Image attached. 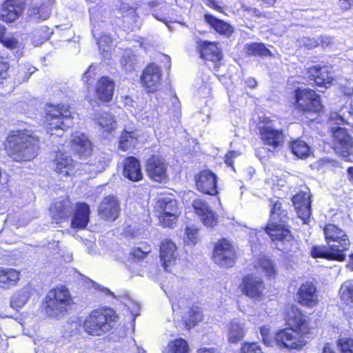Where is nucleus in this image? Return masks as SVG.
<instances>
[{
    "label": "nucleus",
    "mask_w": 353,
    "mask_h": 353,
    "mask_svg": "<svg viewBox=\"0 0 353 353\" xmlns=\"http://www.w3.org/2000/svg\"><path fill=\"white\" fill-rule=\"evenodd\" d=\"M241 353H262V350L256 343H245L241 347Z\"/></svg>",
    "instance_id": "obj_49"
},
{
    "label": "nucleus",
    "mask_w": 353,
    "mask_h": 353,
    "mask_svg": "<svg viewBox=\"0 0 353 353\" xmlns=\"http://www.w3.org/2000/svg\"><path fill=\"white\" fill-rule=\"evenodd\" d=\"M50 213L54 222L59 223L68 219L72 213L71 227L77 229H84L90 221V207L88 204L78 203L74 210L72 203L68 199L59 198L51 205Z\"/></svg>",
    "instance_id": "obj_3"
},
{
    "label": "nucleus",
    "mask_w": 353,
    "mask_h": 353,
    "mask_svg": "<svg viewBox=\"0 0 353 353\" xmlns=\"http://www.w3.org/2000/svg\"><path fill=\"white\" fill-rule=\"evenodd\" d=\"M326 246H313L311 256L313 258H323L327 260L343 261L346 258L345 252L350 245L345 232L334 224H327L323 229Z\"/></svg>",
    "instance_id": "obj_2"
},
{
    "label": "nucleus",
    "mask_w": 353,
    "mask_h": 353,
    "mask_svg": "<svg viewBox=\"0 0 353 353\" xmlns=\"http://www.w3.org/2000/svg\"><path fill=\"white\" fill-rule=\"evenodd\" d=\"M137 141V134L134 132L124 131L119 140V147L121 150L126 151L135 146Z\"/></svg>",
    "instance_id": "obj_39"
},
{
    "label": "nucleus",
    "mask_w": 353,
    "mask_h": 353,
    "mask_svg": "<svg viewBox=\"0 0 353 353\" xmlns=\"http://www.w3.org/2000/svg\"><path fill=\"white\" fill-rule=\"evenodd\" d=\"M259 265L270 278L274 276L276 274L274 266L270 259L265 257H261L259 259Z\"/></svg>",
    "instance_id": "obj_45"
},
{
    "label": "nucleus",
    "mask_w": 353,
    "mask_h": 353,
    "mask_svg": "<svg viewBox=\"0 0 353 353\" xmlns=\"http://www.w3.org/2000/svg\"><path fill=\"white\" fill-rule=\"evenodd\" d=\"M262 336V340L266 345H271V339L268 334V329L265 327H261L260 330Z\"/></svg>",
    "instance_id": "obj_57"
},
{
    "label": "nucleus",
    "mask_w": 353,
    "mask_h": 353,
    "mask_svg": "<svg viewBox=\"0 0 353 353\" xmlns=\"http://www.w3.org/2000/svg\"><path fill=\"white\" fill-rule=\"evenodd\" d=\"M39 148L37 137L24 132H17L7 138L6 149L16 161L32 160Z\"/></svg>",
    "instance_id": "obj_5"
},
{
    "label": "nucleus",
    "mask_w": 353,
    "mask_h": 353,
    "mask_svg": "<svg viewBox=\"0 0 353 353\" xmlns=\"http://www.w3.org/2000/svg\"><path fill=\"white\" fill-rule=\"evenodd\" d=\"M72 149L80 159H87L92 153V144L88 137L81 134L75 136L72 140Z\"/></svg>",
    "instance_id": "obj_29"
},
{
    "label": "nucleus",
    "mask_w": 353,
    "mask_h": 353,
    "mask_svg": "<svg viewBox=\"0 0 353 353\" xmlns=\"http://www.w3.org/2000/svg\"><path fill=\"white\" fill-rule=\"evenodd\" d=\"M260 134L263 143L269 145L273 150L281 147L284 142L283 131L273 128L271 126L264 125L261 127Z\"/></svg>",
    "instance_id": "obj_21"
},
{
    "label": "nucleus",
    "mask_w": 353,
    "mask_h": 353,
    "mask_svg": "<svg viewBox=\"0 0 353 353\" xmlns=\"http://www.w3.org/2000/svg\"><path fill=\"white\" fill-rule=\"evenodd\" d=\"M50 11L49 0H32L30 17L32 20H46L50 17Z\"/></svg>",
    "instance_id": "obj_28"
},
{
    "label": "nucleus",
    "mask_w": 353,
    "mask_h": 353,
    "mask_svg": "<svg viewBox=\"0 0 353 353\" xmlns=\"http://www.w3.org/2000/svg\"><path fill=\"white\" fill-rule=\"evenodd\" d=\"M200 57L214 63L219 62L222 59V53L215 42L202 41L199 46Z\"/></svg>",
    "instance_id": "obj_26"
},
{
    "label": "nucleus",
    "mask_w": 353,
    "mask_h": 353,
    "mask_svg": "<svg viewBox=\"0 0 353 353\" xmlns=\"http://www.w3.org/2000/svg\"><path fill=\"white\" fill-rule=\"evenodd\" d=\"M198 230L195 228L187 227L185 230V234L188 241L192 245H195L196 243Z\"/></svg>",
    "instance_id": "obj_51"
},
{
    "label": "nucleus",
    "mask_w": 353,
    "mask_h": 353,
    "mask_svg": "<svg viewBox=\"0 0 353 353\" xmlns=\"http://www.w3.org/2000/svg\"><path fill=\"white\" fill-rule=\"evenodd\" d=\"M294 99L296 109L310 120H313L312 117L322 110L319 95L310 88H296L294 91Z\"/></svg>",
    "instance_id": "obj_9"
},
{
    "label": "nucleus",
    "mask_w": 353,
    "mask_h": 353,
    "mask_svg": "<svg viewBox=\"0 0 353 353\" xmlns=\"http://www.w3.org/2000/svg\"><path fill=\"white\" fill-rule=\"evenodd\" d=\"M353 3V0H340V6L343 10L350 9Z\"/></svg>",
    "instance_id": "obj_59"
},
{
    "label": "nucleus",
    "mask_w": 353,
    "mask_h": 353,
    "mask_svg": "<svg viewBox=\"0 0 353 353\" xmlns=\"http://www.w3.org/2000/svg\"><path fill=\"white\" fill-rule=\"evenodd\" d=\"M97 289L101 292L104 293L105 295H110L114 299L120 300V296H116L110 290L107 288L98 285Z\"/></svg>",
    "instance_id": "obj_58"
},
{
    "label": "nucleus",
    "mask_w": 353,
    "mask_h": 353,
    "mask_svg": "<svg viewBox=\"0 0 353 353\" xmlns=\"http://www.w3.org/2000/svg\"><path fill=\"white\" fill-rule=\"evenodd\" d=\"M334 151L343 158L353 153V139L347 131L341 127L332 128Z\"/></svg>",
    "instance_id": "obj_11"
},
{
    "label": "nucleus",
    "mask_w": 353,
    "mask_h": 353,
    "mask_svg": "<svg viewBox=\"0 0 353 353\" xmlns=\"http://www.w3.org/2000/svg\"><path fill=\"white\" fill-rule=\"evenodd\" d=\"M285 320L290 329L279 331L274 337V342L280 347L287 349H301L305 345V341L296 332L307 334L310 330L308 317L303 315L294 306L288 308Z\"/></svg>",
    "instance_id": "obj_1"
},
{
    "label": "nucleus",
    "mask_w": 353,
    "mask_h": 353,
    "mask_svg": "<svg viewBox=\"0 0 353 353\" xmlns=\"http://www.w3.org/2000/svg\"><path fill=\"white\" fill-rule=\"evenodd\" d=\"M72 303L69 290L63 285L50 290L46 296V312L49 316H63Z\"/></svg>",
    "instance_id": "obj_8"
},
{
    "label": "nucleus",
    "mask_w": 353,
    "mask_h": 353,
    "mask_svg": "<svg viewBox=\"0 0 353 353\" xmlns=\"http://www.w3.org/2000/svg\"><path fill=\"white\" fill-rule=\"evenodd\" d=\"M245 333L244 323L239 319H233L228 326V341L236 343L243 339Z\"/></svg>",
    "instance_id": "obj_31"
},
{
    "label": "nucleus",
    "mask_w": 353,
    "mask_h": 353,
    "mask_svg": "<svg viewBox=\"0 0 353 353\" xmlns=\"http://www.w3.org/2000/svg\"><path fill=\"white\" fill-rule=\"evenodd\" d=\"M302 43L307 49H312L319 46V42L317 39L314 37H305L302 39Z\"/></svg>",
    "instance_id": "obj_53"
},
{
    "label": "nucleus",
    "mask_w": 353,
    "mask_h": 353,
    "mask_svg": "<svg viewBox=\"0 0 353 353\" xmlns=\"http://www.w3.org/2000/svg\"><path fill=\"white\" fill-rule=\"evenodd\" d=\"M99 125L105 131L110 132L115 128L116 122L114 117L106 112H99L96 116Z\"/></svg>",
    "instance_id": "obj_38"
},
{
    "label": "nucleus",
    "mask_w": 353,
    "mask_h": 353,
    "mask_svg": "<svg viewBox=\"0 0 353 353\" xmlns=\"http://www.w3.org/2000/svg\"><path fill=\"white\" fill-rule=\"evenodd\" d=\"M270 206V218L265 231L272 241H276V248L285 252L288 249V244L292 239L290 230L285 228V223L288 219V213L282 209V204L278 200L272 201Z\"/></svg>",
    "instance_id": "obj_4"
},
{
    "label": "nucleus",
    "mask_w": 353,
    "mask_h": 353,
    "mask_svg": "<svg viewBox=\"0 0 353 353\" xmlns=\"http://www.w3.org/2000/svg\"><path fill=\"white\" fill-rule=\"evenodd\" d=\"M203 319L201 310L198 306H192L184 314L183 321L188 329L194 327Z\"/></svg>",
    "instance_id": "obj_33"
},
{
    "label": "nucleus",
    "mask_w": 353,
    "mask_h": 353,
    "mask_svg": "<svg viewBox=\"0 0 353 353\" xmlns=\"http://www.w3.org/2000/svg\"><path fill=\"white\" fill-rule=\"evenodd\" d=\"M339 294L341 300L347 305L353 304V281H346L341 286Z\"/></svg>",
    "instance_id": "obj_40"
},
{
    "label": "nucleus",
    "mask_w": 353,
    "mask_h": 353,
    "mask_svg": "<svg viewBox=\"0 0 353 353\" xmlns=\"http://www.w3.org/2000/svg\"><path fill=\"white\" fill-rule=\"evenodd\" d=\"M25 8V0H6L0 10V20L12 23L17 19Z\"/></svg>",
    "instance_id": "obj_16"
},
{
    "label": "nucleus",
    "mask_w": 353,
    "mask_h": 353,
    "mask_svg": "<svg viewBox=\"0 0 353 353\" xmlns=\"http://www.w3.org/2000/svg\"><path fill=\"white\" fill-rule=\"evenodd\" d=\"M155 209L159 213V221L163 227H171L178 216L176 201L170 197H162L158 199Z\"/></svg>",
    "instance_id": "obj_10"
},
{
    "label": "nucleus",
    "mask_w": 353,
    "mask_h": 353,
    "mask_svg": "<svg viewBox=\"0 0 353 353\" xmlns=\"http://www.w3.org/2000/svg\"><path fill=\"white\" fill-rule=\"evenodd\" d=\"M245 52L250 56L272 57L270 50L262 43H251L245 46Z\"/></svg>",
    "instance_id": "obj_36"
},
{
    "label": "nucleus",
    "mask_w": 353,
    "mask_h": 353,
    "mask_svg": "<svg viewBox=\"0 0 353 353\" xmlns=\"http://www.w3.org/2000/svg\"><path fill=\"white\" fill-rule=\"evenodd\" d=\"M19 280V272L12 268H0V287L8 288Z\"/></svg>",
    "instance_id": "obj_32"
},
{
    "label": "nucleus",
    "mask_w": 353,
    "mask_h": 353,
    "mask_svg": "<svg viewBox=\"0 0 353 353\" xmlns=\"http://www.w3.org/2000/svg\"><path fill=\"white\" fill-rule=\"evenodd\" d=\"M121 64L126 72H130L135 69L137 64V58L131 50H126L123 54Z\"/></svg>",
    "instance_id": "obj_41"
},
{
    "label": "nucleus",
    "mask_w": 353,
    "mask_h": 353,
    "mask_svg": "<svg viewBox=\"0 0 353 353\" xmlns=\"http://www.w3.org/2000/svg\"><path fill=\"white\" fill-rule=\"evenodd\" d=\"M188 343L182 339H177L171 341L163 353H188Z\"/></svg>",
    "instance_id": "obj_42"
},
{
    "label": "nucleus",
    "mask_w": 353,
    "mask_h": 353,
    "mask_svg": "<svg viewBox=\"0 0 353 353\" xmlns=\"http://www.w3.org/2000/svg\"><path fill=\"white\" fill-rule=\"evenodd\" d=\"M176 246L170 239H165L160 245V260L166 272H171L172 267L176 259Z\"/></svg>",
    "instance_id": "obj_20"
},
{
    "label": "nucleus",
    "mask_w": 353,
    "mask_h": 353,
    "mask_svg": "<svg viewBox=\"0 0 353 353\" xmlns=\"http://www.w3.org/2000/svg\"><path fill=\"white\" fill-rule=\"evenodd\" d=\"M168 165L163 157L152 155L147 161L146 171L154 181L163 182L167 180Z\"/></svg>",
    "instance_id": "obj_15"
},
{
    "label": "nucleus",
    "mask_w": 353,
    "mask_h": 353,
    "mask_svg": "<svg viewBox=\"0 0 353 353\" xmlns=\"http://www.w3.org/2000/svg\"><path fill=\"white\" fill-rule=\"evenodd\" d=\"M198 353H216V350L213 348L203 347L198 350Z\"/></svg>",
    "instance_id": "obj_62"
},
{
    "label": "nucleus",
    "mask_w": 353,
    "mask_h": 353,
    "mask_svg": "<svg viewBox=\"0 0 353 353\" xmlns=\"http://www.w3.org/2000/svg\"><path fill=\"white\" fill-rule=\"evenodd\" d=\"M296 299L302 305L312 307L317 304L316 287L312 282L303 283L299 288Z\"/></svg>",
    "instance_id": "obj_19"
},
{
    "label": "nucleus",
    "mask_w": 353,
    "mask_h": 353,
    "mask_svg": "<svg viewBox=\"0 0 353 353\" xmlns=\"http://www.w3.org/2000/svg\"><path fill=\"white\" fill-rule=\"evenodd\" d=\"M239 155L240 153L239 152L234 150L230 151L225 156V163L230 166H232V159L239 157Z\"/></svg>",
    "instance_id": "obj_56"
},
{
    "label": "nucleus",
    "mask_w": 353,
    "mask_h": 353,
    "mask_svg": "<svg viewBox=\"0 0 353 353\" xmlns=\"http://www.w3.org/2000/svg\"><path fill=\"white\" fill-rule=\"evenodd\" d=\"M92 66L90 65L87 71H85L83 76H82V80L87 84H92L93 81V76L94 75V72L92 70Z\"/></svg>",
    "instance_id": "obj_54"
},
{
    "label": "nucleus",
    "mask_w": 353,
    "mask_h": 353,
    "mask_svg": "<svg viewBox=\"0 0 353 353\" xmlns=\"http://www.w3.org/2000/svg\"><path fill=\"white\" fill-rule=\"evenodd\" d=\"M319 45H321L323 48L330 47L333 44V38L327 35H321L318 39Z\"/></svg>",
    "instance_id": "obj_55"
},
{
    "label": "nucleus",
    "mask_w": 353,
    "mask_h": 353,
    "mask_svg": "<svg viewBox=\"0 0 353 353\" xmlns=\"http://www.w3.org/2000/svg\"><path fill=\"white\" fill-rule=\"evenodd\" d=\"M30 288L25 287L15 292L11 297L10 305L13 308H21L25 305L30 298Z\"/></svg>",
    "instance_id": "obj_37"
},
{
    "label": "nucleus",
    "mask_w": 353,
    "mask_h": 353,
    "mask_svg": "<svg viewBox=\"0 0 353 353\" xmlns=\"http://www.w3.org/2000/svg\"><path fill=\"white\" fill-rule=\"evenodd\" d=\"M310 77H313L315 84L319 87L327 88L331 85L333 78L327 66L321 67L319 65L309 68Z\"/></svg>",
    "instance_id": "obj_25"
},
{
    "label": "nucleus",
    "mask_w": 353,
    "mask_h": 353,
    "mask_svg": "<svg viewBox=\"0 0 353 353\" xmlns=\"http://www.w3.org/2000/svg\"><path fill=\"white\" fill-rule=\"evenodd\" d=\"M114 82L109 77H103L98 81L96 87V96L102 102L110 101L113 96Z\"/></svg>",
    "instance_id": "obj_27"
},
{
    "label": "nucleus",
    "mask_w": 353,
    "mask_h": 353,
    "mask_svg": "<svg viewBox=\"0 0 353 353\" xmlns=\"http://www.w3.org/2000/svg\"><path fill=\"white\" fill-rule=\"evenodd\" d=\"M298 216L301 219L304 223L310 218L312 210L311 205H297L295 207Z\"/></svg>",
    "instance_id": "obj_47"
},
{
    "label": "nucleus",
    "mask_w": 353,
    "mask_h": 353,
    "mask_svg": "<svg viewBox=\"0 0 353 353\" xmlns=\"http://www.w3.org/2000/svg\"><path fill=\"white\" fill-rule=\"evenodd\" d=\"M123 176L132 181H139L143 178L139 161L134 157H127L123 162Z\"/></svg>",
    "instance_id": "obj_24"
},
{
    "label": "nucleus",
    "mask_w": 353,
    "mask_h": 353,
    "mask_svg": "<svg viewBox=\"0 0 353 353\" xmlns=\"http://www.w3.org/2000/svg\"><path fill=\"white\" fill-rule=\"evenodd\" d=\"M77 165V163L74 162L70 155L61 152L57 153L53 161L55 171L64 176L73 174Z\"/></svg>",
    "instance_id": "obj_23"
},
{
    "label": "nucleus",
    "mask_w": 353,
    "mask_h": 353,
    "mask_svg": "<svg viewBox=\"0 0 353 353\" xmlns=\"http://www.w3.org/2000/svg\"><path fill=\"white\" fill-rule=\"evenodd\" d=\"M116 312L110 307L93 310L83 323L84 330L91 335L101 336L109 332L117 321Z\"/></svg>",
    "instance_id": "obj_6"
},
{
    "label": "nucleus",
    "mask_w": 353,
    "mask_h": 353,
    "mask_svg": "<svg viewBox=\"0 0 353 353\" xmlns=\"http://www.w3.org/2000/svg\"><path fill=\"white\" fill-rule=\"evenodd\" d=\"M264 287L262 279L252 274L245 276L241 284L243 292L250 298L259 297Z\"/></svg>",
    "instance_id": "obj_22"
},
{
    "label": "nucleus",
    "mask_w": 353,
    "mask_h": 353,
    "mask_svg": "<svg viewBox=\"0 0 353 353\" xmlns=\"http://www.w3.org/2000/svg\"><path fill=\"white\" fill-rule=\"evenodd\" d=\"M151 251L149 245L143 244L141 247H134L130 250V255L137 260L144 259Z\"/></svg>",
    "instance_id": "obj_44"
},
{
    "label": "nucleus",
    "mask_w": 353,
    "mask_h": 353,
    "mask_svg": "<svg viewBox=\"0 0 353 353\" xmlns=\"http://www.w3.org/2000/svg\"><path fill=\"white\" fill-rule=\"evenodd\" d=\"M204 19L215 31L221 34L229 37L233 32L232 27L228 23L221 20L210 14H205Z\"/></svg>",
    "instance_id": "obj_30"
},
{
    "label": "nucleus",
    "mask_w": 353,
    "mask_h": 353,
    "mask_svg": "<svg viewBox=\"0 0 353 353\" xmlns=\"http://www.w3.org/2000/svg\"><path fill=\"white\" fill-rule=\"evenodd\" d=\"M311 195L308 192L301 191L292 197V203L294 207L297 205H311Z\"/></svg>",
    "instance_id": "obj_43"
},
{
    "label": "nucleus",
    "mask_w": 353,
    "mask_h": 353,
    "mask_svg": "<svg viewBox=\"0 0 353 353\" xmlns=\"http://www.w3.org/2000/svg\"><path fill=\"white\" fill-rule=\"evenodd\" d=\"M46 123L48 133L61 137L72 123L71 111L65 105L48 104L46 108Z\"/></svg>",
    "instance_id": "obj_7"
},
{
    "label": "nucleus",
    "mask_w": 353,
    "mask_h": 353,
    "mask_svg": "<svg viewBox=\"0 0 353 353\" xmlns=\"http://www.w3.org/2000/svg\"><path fill=\"white\" fill-rule=\"evenodd\" d=\"M290 148L292 152L300 159L307 158L311 154V148L309 145L305 141L299 139L292 141L290 144Z\"/></svg>",
    "instance_id": "obj_35"
},
{
    "label": "nucleus",
    "mask_w": 353,
    "mask_h": 353,
    "mask_svg": "<svg viewBox=\"0 0 353 353\" xmlns=\"http://www.w3.org/2000/svg\"><path fill=\"white\" fill-rule=\"evenodd\" d=\"M247 83L250 88H254L256 85V81L254 79H248Z\"/></svg>",
    "instance_id": "obj_64"
},
{
    "label": "nucleus",
    "mask_w": 353,
    "mask_h": 353,
    "mask_svg": "<svg viewBox=\"0 0 353 353\" xmlns=\"http://www.w3.org/2000/svg\"><path fill=\"white\" fill-rule=\"evenodd\" d=\"M349 180L353 182V167H350L347 170Z\"/></svg>",
    "instance_id": "obj_63"
},
{
    "label": "nucleus",
    "mask_w": 353,
    "mask_h": 353,
    "mask_svg": "<svg viewBox=\"0 0 353 353\" xmlns=\"http://www.w3.org/2000/svg\"><path fill=\"white\" fill-rule=\"evenodd\" d=\"M194 179L199 191L212 196L218 194L217 176L212 172L201 171L195 176Z\"/></svg>",
    "instance_id": "obj_14"
},
{
    "label": "nucleus",
    "mask_w": 353,
    "mask_h": 353,
    "mask_svg": "<svg viewBox=\"0 0 353 353\" xmlns=\"http://www.w3.org/2000/svg\"><path fill=\"white\" fill-rule=\"evenodd\" d=\"M100 217L104 220L115 221L120 213V205L118 199L114 196L109 195L105 197L98 208Z\"/></svg>",
    "instance_id": "obj_17"
},
{
    "label": "nucleus",
    "mask_w": 353,
    "mask_h": 353,
    "mask_svg": "<svg viewBox=\"0 0 353 353\" xmlns=\"http://www.w3.org/2000/svg\"><path fill=\"white\" fill-rule=\"evenodd\" d=\"M110 161V155L104 152L95 154L89 161L90 165L92 167L90 170L94 172H101L108 166Z\"/></svg>",
    "instance_id": "obj_34"
},
{
    "label": "nucleus",
    "mask_w": 353,
    "mask_h": 353,
    "mask_svg": "<svg viewBox=\"0 0 353 353\" xmlns=\"http://www.w3.org/2000/svg\"><path fill=\"white\" fill-rule=\"evenodd\" d=\"M5 28H0V42L3 43L5 46L9 48H15L17 46L18 41L13 37H4L3 31Z\"/></svg>",
    "instance_id": "obj_48"
},
{
    "label": "nucleus",
    "mask_w": 353,
    "mask_h": 353,
    "mask_svg": "<svg viewBox=\"0 0 353 353\" xmlns=\"http://www.w3.org/2000/svg\"><path fill=\"white\" fill-rule=\"evenodd\" d=\"M322 353H336L335 350L328 343L325 344Z\"/></svg>",
    "instance_id": "obj_61"
},
{
    "label": "nucleus",
    "mask_w": 353,
    "mask_h": 353,
    "mask_svg": "<svg viewBox=\"0 0 353 353\" xmlns=\"http://www.w3.org/2000/svg\"><path fill=\"white\" fill-rule=\"evenodd\" d=\"M192 207L205 226L213 228L217 225V216L205 201L196 199L192 202Z\"/></svg>",
    "instance_id": "obj_18"
},
{
    "label": "nucleus",
    "mask_w": 353,
    "mask_h": 353,
    "mask_svg": "<svg viewBox=\"0 0 353 353\" xmlns=\"http://www.w3.org/2000/svg\"><path fill=\"white\" fill-rule=\"evenodd\" d=\"M8 69V63L0 58V84L2 83L3 80L7 79Z\"/></svg>",
    "instance_id": "obj_52"
},
{
    "label": "nucleus",
    "mask_w": 353,
    "mask_h": 353,
    "mask_svg": "<svg viewBox=\"0 0 353 353\" xmlns=\"http://www.w3.org/2000/svg\"><path fill=\"white\" fill-rule=\"evenodd\" d=\"M112 39L110 35L106 33H103L101 37L97 39L99 49L103 51L105 50L103 47L109 46V44L112 43Z\"/></svg>",
    "instance_id": "obj_50"
},
{
    "label": "nucleus",
    "mask_w": 353,
    "mask_h": 353,
    "mask_svg": "<svg viewBox=\"0 0 353 353\" xmlns=\"http://www.w3.org/2000/svg\"><path fill=\"white\" fill-rule=\"evenodd\" d=\"M342 353H353V339L343 338L338 341Z\"/></svg>",
    "instance_id": "obj_46"
},
{
    "label": "nucleus",
    "mask_w": 353,
    "mask_h": 353,
    "mask_svg": "<svg viewBox=\"0 0 353 353\" xmlns=\"http://www.w3.org/2000/svg\"><path fill=\"white\" fill-rule=\"evenodd\" d=\"M161 70L154 63L148 65L141 76V82L147 92L157 90L161 81Z\"/></svg>",
    "instance_id": "obj_13"
},
{
    "label": "nucleus",
    "mask_w": 353,
    "mask_h": 353,
    "mask_svg": "<svg viewBox=\"0 0 353 353\" xmlns=\"http://www.w3.org/2000/svg\"><path fill=\"white\" fill-rule=\"evenodd\" d=\"M212 259L223 267H231L234 263L235 252L232 244L225 239L219 241L214 246Z\"/></svg>",
    "instance_id": "obj_12"
},
{
    "label": "nucleus",
    "mask_w": 353,
    "mask_h": 353,
    "mask_svg": "<svg viewBox=\"0 0 353 353\" xmlns=\"http://www.w3.org/2000/svg\"><path fill=\"white\" fill-rule=\"evenodd\" d=\"M330 121L332 122V121L334 120H336V123L337 124H340V123H343L344 121V119L342 117L338 115L336 113H334V114H332L330 115Z\"/></svg>",
    "instance_id": "obj_60"
}]
</instances>
